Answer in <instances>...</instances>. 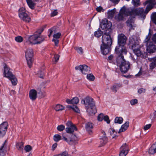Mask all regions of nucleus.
Segmentation results:
<instances>
[{
  "label": "nucleus",
  "mask_w": 156,
  "mask_h": 156,
  "mask_svg": "<svg viewBox=\"0 0 156 156\" xmlns=\"http://www.w3.org/2000/svg\"><path fill=\"white\" fill-rule=\"evenodd\" d=\"M116 11V9L115 8L111 10H109L107 12L108 18L109 19H112Z\"/></svg>",
  "instance_id": "nucleus-26"
},
{
  "label": "nucleus",
  "mask_w": 156,
  "mask_h": 156,
  "mask_svg": "<svg viewBox=\"0 0 156 156\" xmlns=\"http://www.w3.org/2000/svg\"><path fill=\"white\" fill-rule=\"evenodd\" d=\"M117 54L116 62L118 66L120 67V71L123 73H125L129 70L130 67V64L129 62L126 61L123 54Z\"/></svg>",
  "instance_id": "nucleus-3"
},
{
  "label": "nucleus",
  "mask_w": 156,
  "mask_h": 156,
  "mask_svg": "<svg viewBox=\"0 0 156 156\" xmlns=\"http://www.w3.org/2000/svg\"><path fill=\"white\" fill-rule=\"evenodd\" d=\"M132 3L135 6L137 7L140 5V0H136V2H135V0H132Z\"/></svg>",
  "instance_id": "nucleus-45"
},
{
  "label": "nucleus",
  "mask_w": 156,
  "mask_h": 156,
  "mask_svg": "<svg viewBox=\"0 0 156 156\" xmlns=\"http://www.w3.org/2000/svg\"><path fill=\"white\" fill-rule=\"evenodd\" d=\"M8 123L6 122H4L0 125V138L3 137L7 131Z\"/></svg>",
  "instance_id": "nucleus-14"
},
{
  "label": "nucleus",
  "mask_w": 156,
  "mask_h": 156,
  "mask_svg": "<svg viewBox=\"0 0 156 156\" xmlns=\"http://www.w3.org/2000/svg\"><path fill=\"white\" fill-rule=\"evenodd\" d=\"M105 121L108 124H109L110 122V120L109 119V118L108 115L104 116V119Z\"/></svg>",
  "instance_id": "nucleus-51"
},
{
  "label": "nucleus",
  "mask_w": 156,
  "mask_h": 156,
  "mask_svg": "<svg viewBox=\"0 0 156 156\" xmlns=\"http://www.w3.org/2000/svg\"><path fill=\"white\" fill-rule=\"evenodd\" d=\"M10 70V69L6 66L4 67V76L9 79L11 81L12 85L15 86L17 84V80Z\"/></svg>",
  "instance_id": "nucleus-9"
},
{
  "label": "nucleus",
  "mask_w": 156,
  "mask_h": 156,
  "mask_svg": "<svg viewBox=\"0 0 156 156\" xmlns=\"http://www.w3.org/2000/svg\"><path fill=\"white\" fill-rule=\"evenodd\" d=\"M148 153L150 154H153L156 153V142L149 148Z\"/></svg>",
  "instance_id": "nucleus-22"
},
{
  "label": "nucleus",
  "mask_w": 156,
  "mask_h": 156,
  "mask_svg": "<svg viewBox=\"0 0 156 156\" xmlns=\"http://www.w3.org/2000/svg\"><path fill=\"white\" fill-rule=\"evenodd\" d=\"M129 122H126L124 124H123L119 129L118 132L119 133L125 131L128 128L129 126Z\"/></svg>",
  "instance_id": "nucleus-24"
},
{
  "label": "nucleus",
  "mask_w": 156,
  "mask_h": 156,
  "mask_svg": "<svg viewBox=\"0 0 156 156\" xmlns=\"http://www.w3.org/2000/svg\"><path fill=\"white\" fill-rule=\"evenodd\" d=\"M40 35H37L36 44H40L44 40L45 37L44 36H40Z\"/></svg>",
  "instance_id": "nucleus-33"
},
{
  "label": "nucleus",
  "mask_w": 156,
  "mask_h": 156,
  "mask_svg": "<svg viewBox=\"0 0 156 156\" xmlns=\"http://www.w3.org/2000/svg\"><path fill=\"white\" fill-rule=\"evenodd\" d=\"M93 126V124L91 122H88L86 124V129L90 134L92 133Z\"/></svg>",
  "instance_id": "nucleus-21"
},
{
  "label": "nucleus",
  "mask_w": 156,
  "mask_h": 156,
  "mask_svg": "<svg viewBox=\"0 0 156 156\" xmlns=\"http://www.w3.org/2000/svg\"><path fill=\"white\" fill-rule=\"evenodd\" d=\"M129 44L133 52L137 57L141 56L142 54L140 51V47L137 39L131 37L129 38Z\"/></svg>",
  "instance_id": "nucleus-6"
},
{
  "label": "nucleus",
  "mask_w": 156,
  "mask_h": 156,
  "mask_svg": "<svg viewBox=\"0 0 156 156\" xmlns=\"http://www.w3.org/2000/svg\"><path fill=\"white\" fill-rule=\"evenodd\" d=\"M81 102L82 104L85 105L87 111H88L89 107L90 108L92 111L90 112H88L90 115H94L96 112V108L95 102L93 101V99L90 97H87L84 99L82 100Z\"/></svg>",
  "instance_id": "nucleus-4"
},
{
  "label": "nucleus",
  "mask_w": 156,
  "mask_h": 156,
  "mask_svg": "<svg viewBox=\"0 0 156 156\" xmlns=\"http://www.w3.org/2000/svg\"><path fill=\"white\" fill-rule=\"evenodd\" d=\"M134 23L133 19L131 17H129L126 21L127 26L131 29L133 27V24Z\"/></svg>",
  "instance_id": "nucleus-32"
},
{
  "label": "nucleus",
  "mask_w": 156,
  "mask_h": 156,
  "mask_svg": "<svg viewBox=\"0 0 156 156\" xmlns=\"http://www.w3.org/2000/svg\"><path fill=\"white\" fill-rule=\"evenodd\" d=\"M52 32L53 31L51 29H50L48 30V32L49 33V34L48 36L49 37H50Z\"/></svg>",
  "instance_id": "nucleus-62"
},
{
  "label": "nucleus",
  "mask_w": 156,
  "mask_h": 156,
  "mask_svg": "<svg viewBox=\"0 0 156 156\" xmlns=\"http://www.w3.org/2000/svg\"><path fill=\"white\" fill-rule=\"evenodd\" d=\"M152 39L153 41L156 43V33L153 35Z\"/></svg>",
  "instance_id": "nucleus-60"
},
{
  "label": "nucleus",
  "mask_w": 156,
  "mask_h": 156,
  "mask_svg": "<svg viewBox=\"0 0 156 156\" xmlns=\"http://www.w3.org/2000/svg\"><path fill=\"white\" fill-rule=\"evenodd\" d=\"M7 142L6 140L0 148V156H5L6 154V151L5 150L6 146L5 144Z\"/></svg>",
  "instance_id": "nucleus-20"
},
{
  "label": "nucleus",
  "mask_w": 156,
  "mask_h": 156,
  "mask_svg": "<svg viewBox=\"0 0 156 156\" xmlns=\"http://www.w3.org/2000/svg\"><path fill=\"white\" fill-rule=\"evenodd\" d=\"M141 74H142V73L140 71L139 72V73L137 74H136L135 75V76H139L141 75Z\"/></svg>",
  "instance_id": "nucleus-64"
},
{
  "label": "nucleus",
  "mask_w": 156,
  "mask_h": 156,
  "mask_svg": "<svg viewBox=\"0 0 156 156\" xmlns=\"http://www.w3.org/2000/svg\"><path fill=\"white\" fill-rule=\"evenodd\" d=\"M83 2L86 4H89L90 3L89 0H83Z\"/></svg>",
  "instance_id": "nucleus-63"
},
{
  "label": "nucleus",
  "mask_w": 156,
  "mask_h": 156,
  "mask_svg": "<svg viewBox=\"0 0 156 156\" xmlns=\"http://www.w3.org/2000/svg\"><path fill=\"white\" fill-rule=\"evenodd\" d=\"M61 35V33L59 32L53 35V39H58L60 38Z\"/></svg>",
  "instance_id": "nucleus-48"
},
{
  "label": "nucleus",
  "mask_w": 156,
  "mask_h": 156,
  "mask_svg": "<svg viewBox=\"0 0 156 156\" xmlns=\"http://www.w3.org/2000/svg\"><path fill=\"white\" fill-rule=\"evenodd\" d=\"M75 69L76 70H79L84 74H87L90 71V68L86 65H80L76 66Z\"/></svg>",
  "instance_id": "nucleus-15"
},
{
  "label": "nucleus",
  "mask_w": 156,
  "mask_h": 156,
  "mask_svg": "<svg viewBox=\"0 0 156 156\" xmlns=\"http://www.w3.org/2000/svg\"><path fill=\"white\" fill-rule=\"evenodd\" d=\"M137 102V100L136 99H134L130 101V103L132 105H133L136 104Z\"/></svg>",
  "instance_id": "nucleus-53"
},
{
  "label": "nucleus",
  "mask_w": 156,
  "mask_h": 156,
  "mask_svg": "<svg viewBox=\"0 0 156 156\" xmlns=\"http://www.w3.org/2000/svg\"><path fill=\"white\" fill-rule=\"evenodd\" d=\"M67 126L66 128V131L68 133H73L75 131H77V128L75 125L73 124L71 121H68L66 123Z\"/></svg>",
  "instance_id": "nucleus-13"
},
{
  "label": "nucleus",
  "mask_w": 156,
  "mask_h": 156,
  "mask_svg": "<svg viewBox=\"0 0 156 156\" xmlns=\"http://www.w3.org/2000/svg\"><path fill=\"white\" fill-rule=\"evenodd\" d=\"M37 75L40 78H43L44 75V73L41 71H39L38 72Z\"/></svg>",
  "instance_id": "nucleus-52"
},
{
  "label": "nucleus",
  "mask_w": 156,
  "mask_h": 156,
  "mask_svg": "<svg viewBox=\"0 0 156 156\" xmlns=\"http://www.w3.org/2000/svg\"><path fill=\"white\" fill-rule=\"evenodd\" d=\"M130 9L127 8L125 6H123L120 9L119 14L115 16V18L117 21L120 22L125 20V17L130 16Z\"/></svg>",
  "instance_id": "nucleus-7"
},
{
  "label": "nucleus",
  "mask_w": 156,
  "mask_h": 156,
  "mask_svg": "<svg viewBox=\"0 0 156 156\" xmlns=\"http://www.w3.org/2000/svg\"><path fill=\"white\" fill-rule=\"evenodd\" d=\"M23 143L22 142H20L17 144L16 147L19 150L23 151Z\"/></svg>",
  "instance_id": "nucleus-35"
},
{
  "label": "nucleus",
  "mask_w": 156,
  "mask_h": 156,
  "mask_svg": "<svg viewBox=\"0 0 156 156\" xmlns=\"http://www.w3.org/2000/svg\"><path fill=\"white\" fill-rule=\"evenodd\" d=\"M52 41L55 43V45L56 46H57L59 42V40L58 39H53Z\"/></svg>",
  "instance_id": "nucleus-58"
},
{
  "label": "nucleus",
  "mask_w": 156,
  "mask_h": 156,
  "mask_svg": "<svg viewBox=\"0 0 156 156\" xmlns=\"http://www.w3.org/2000/svg\"><path fill=\"white\" fill-rule=\"evenodd\" d=\"M65 129V126L63 125H60L57 127V130L59 131H62Z\"/></svg>",
  "instance_id": "nucleus-46"
},
{
  "label": "nucleus",
  "mask_w": 156,
  "mask_h": 156,
  "mask_svg": "<svg viewBox=\"0 0 156 156\" xmlns=\"http://www.w3.org/2000/svg\"><path fill=\"white\" fill-rule=\"evenodd\" d=\"M104 115L103 113H100L98 117V119L99 121H101L104 119Z\"/></svg>",
  "instance_id": "nucleus-49"
},
{
  "label": "nucleus",
  "mask_w": 156,
  "mask_h": 156,
  "mask_svg": "<svg viewBox=\"0 0 156 156\" xmlns=\"http://www.w3.org/2000/svg\"><path fill=\"white\" fill-rule=\"evenodd\" d=\"M58 12H57V10H55L53 11L51 14V16H54L57 14Z\"/></svg>",
  "instance_id": "nucleus-54"
},
{
  "label": "nucleus",
  "mask_w": 156,
  "mask_h": 156,
  "mask_svg": "<svg viewBox=\"0 0 156 156\" xmlns=\"http://www.w3.org/2000/svg\"><path fill=\"white\" fill-rule=\"evenodd\" d=\"M151 19L153 23L156 24V12L152 13L151 16Z\"/></svg>",
  "instance_id": "nucleus-38"
},
{
  "label": "nucleus",
  "mask_w": 156,
  "mask_h": 156,
  "mask_svg": "<svg viewBox=\"0 0 156 156\" xmlns=\"http://www.w3.org/2000/svg\"><path fill=\"white\" fill-rule=\"evenodd\" d=\"M150 64V69H153L156 67V57L151 59Z\"/></svg>",
  "instance_id": "nucleus-29"
},
{
  "label": "nucleus",
  "mask_w": 156,
  "mask_h": 156,
  "mask_svg": "<svg viewBox=\"0 0 156 156\" xmlns=\"http://www.w3.org/2000/svg\"><path fill=\"white\" fill-rule=\"evenodd\" d=\"M62 137L63 138H62V139H63L70 145H75L78 143V139L75 135L72 134L71 137L69 139H67L63 135H62Z\"/></svg>",
  "instance_id": "nucleus-12"
},
{
  "label": "nucleus",
  "mask_w": 156,
  "mask_h": 156,
  "mask_svg": "<svg viewBox=\"0 0 156 156\" xmlns=\"http://www.w3.org/2000/svg\"><path fill=\"white\" fill-rule=\"evenodd\" d=\"M19 16L20 18L23 21L26 23H29L31 21L30 17L26 13L25 9L23 8H20L19 11Z\"/></svg>",
  "instance_id": "nucleus-11"
},
{
  "label": "nucleus",
  "mask_w": 156,
  "mask_h": 156,
  "mask_svg": "<svg viewBox=\"0 0 156 156\" xmlns=\"http://www.w3.org/2000/svg\"><path fill=\"white\" fill-rule=\"evenodd\" d=\"M15 40L17 42L20 43L23 41V38L21 36H18L15 37Z\"/></svg>",
  "instance_id": "nucleus-42"
},
{
  "label": "nucleus",
  "mask_w": 156,
  "mask_h": 156,
  "mask_svg": "<svg viewBox=\"0 0 156 156\" xmlns=\"http://www.w3.org/2000/svg\"><path fill=\"white\" fill-rule=\"evenodd\" d=\"M145 89L143 88H141L138 90V92L140 94H141L142 93H144L145 92Z\"/></svg>",
  "instance_id": "nucleus-55"
},
{
  "label": "nucleus",
  "mask_w": 156,
  "mask_h": 156,
  "mask_svg": "<svg viewBox=\"0 0 156 156\" xmlns=\"http://www.w3.org/2000/svg\"><path fill=\"white\" fill-rule=\"evenodd\" d=\"M102 34V32L100 30H98L97 31H95L94 33V36L97 37H99Z\"/></svg>",
  "instance_id": "nucleus-40"
},
{
  "label": "nucleus",
  "mask_w": 156,
  "mask_h": 156,
  "mask_svg": "<svg viewBox=\"0 0 156 156\" xmlns=\"http://www.w3.org/2000/svg\"><path fill=\"white\" fill-rule=\"evenodd\" d=\"M37 92L34 89L30 90L29 92V97L32 101L35 100L37 98Z\"/></svg>",
  "instance_id": "nucleus-19"
},
{
  "label": "nucleus",
  "mask_w": 156,
  "mask_h": 156,
  "mask_svg": "<svg viewBox=\"0 0 156 156\" xmlns=\"http://www.w3.org/2000/svg\"><path fill=\"white\" fill-rule=\"evenodd\" d=\"M59 56L58 54L55 55H54V58L55 62H57L59 59Z\"/></svg>",
  "instance_id": "nucleus-59"
},
{
  "label": "nucleus",
  "mask_w": 156,
  "mask_h": 156,
  "mask_svg": "<svg viewBox=\"0 0 156 156\" xmlns=\"http://www.w3.org/2000/svg\"><path fill=\"white\" fill-rule=\"evenodd\" d=\"M119 156H126L129 151V148L126 144H123L120 148Z\"/></svg>",
  "instance_id": "nucleus-17"
},
{
  "label": "nucleus",
  "mask_w": 156,
  "mask_h": 156,
  "mask_svg": "<svg viewBox=\"0 0 156 156\" xmlns=\"http://www.w3.org/2000/svg\"><path fill=\"white\" fill-rule=\"evenodd\" d=\"M87 78L90 81H93L95 79V77L93 74H90L87 75Z\"/></svg>",
  "instance_id": "nucleus-43"
},
{
  "label": "nucleus",
  "mask_w": 156,
  "mask_h": 156,
  "mask_svg": "<svg viewBox=\"0 0 156 156\" xmlns=\"http://www.w3.org/2000/svg\"><path fill=\"white\" fill-rule=\"evenodd\" d=\"M68 107L71 108L73 111L77 113H79L80 112V110L79 108L76 106H70L69 105L68 106Z\"/></svg>",
  "instance_id": "nucleus-36"
},
{
  "label": "nucleus",
  "mask_w": 156,
  "mask_h": 156,
  "mask_svg": "<svg viewBox=\"0 0 156 156\" xmlns=\"http://www.w3.org/2000/svg\"><path fill=\"white\" fill-rule=\"evenodd\" d=\"M123 119L121 117H116L115 119V123L121 124L123 122Z\"/></svg>",
  "instance_id": "nucleus-37"
},
{
  "label": "nucleus",
  "mask_w": 156,
  "mask_h": 156,
  "mask_svg": "<svg viewBox=\"0 0 156 156\" xmlns=\"http://www.w3.org/2000/svg\"><path fill=\"white\" fill-rule=\"evenodd\" d=\"M101 146L105 144L108 141V138L105 136H101L100 138Z\"/></svg>",
  "instance_id": "nucleus-25"
},
{
  "label": "nucleus",
  "mask_w": 156,
  "mask_h": 156,
  "mask_svg": "<svg viewBox=\"0 0 156 156\" xmlns=\"http://www.w3.org/2000/svg\"><path fill=\"white\" fill-rule=\"evenodd\" d=\"M100 25L101 27L103 29H107V30H110V31H111V23L110 22H109L106 19L102 20Z\"/></svg>",
  "instance_id": "nucleus-16"
},
{
  "label": "nucleus",
  "mask_w": 156,
  "mask_h": 156,
  "mask_svg": "<svg viewBox=\"0 0 156 156\" xmlns=\"http://www.w3.org/2000/svg\"><path fill=\"white\" fill-rule=\"evenodd\" d=\"M29 7L31 9H34L36 3L32 0H26Z\"/></svg>",
  "instance_id": "nucleus-31"
},
{
  "label": "nucleus",
  "mask_w": 156,
  "mask_h": 156,
  "mask_svg": "<svg viewBox=\"0 0 156 156\" xmlns=\"http://www.w3.org/2000/svg\"><path fill=\"white\" fill-rule=\"evenodd\" d=\"M61 139V136L58 134H55L53 137V140L55 142H58Z\"/></svg>",
  "instance_id": "nucleus-39"
},
{
  "label": "nucleus",
  "mask_w": 156,
  "mask_h": 156,
  "mask_svg": "<svg viewBox=\"0 0 156 156\" xmlns=\"http://www.w3.org/2000/svg\"><path fill=\"white\" fill-rule=\"evenodd\" d=\"M121 87L122 85L121 84L119 83H115L111 87V89L112 92L116 93L117 91V90Z\"/></svg>",
  "instance_id": "nucleus-27"
},
{
  "label": "nucleus",
  "mask_w": 156,
  "mask_h": 156,
  "mask_svg": "<svg viewBox=\"0 0 156 156\" xmlns=\"http://www.w3.org/2000/svg\"><path fill=\"white\" fill-rule=\"evenodd\" d=\"M150 119L152 121L156 120V111L151 114L150 116Z\"/></svg>",
  "instance_id": "nucleus-41"
},
{
  "label": "nucleus",
  "mask_w": 156,
  "mask_h": 156,
  "mask_svg": "<svg viewBox=\"0 0 156 156\" xmlns=\"http://www.w3.org/2000/svg\"><path fill=\"white\" fill-rule=\"evenodd\" d=\"M148 3H149V5L153 8L155 5H156V1L155 0H147L144 3V5H145Z\"/></svg>",
  "instance_id": "nucleus-30"
},
{
  "label": "nucleus",
  "mask_w": 156,
  "mask_h": 156,
  "mask_svg": "<svg viewBox=\"0 0 156 156\" xmlns=\"http://www.w3.org/2000/svg\"><path fill=\"white\" fill-rule=\"evenodd\" d=\"M57 143H55L52 145V150H54L57 147Z\"/></svg>",
  "instance_id": "nucleus-61"
},
{
  "label": "nucleus",
  "mask_w": 156,
  "mask_h": 156,
  "mask_svg": "<svg viewBox=\"0 0 156 156\" xmlns=\"http://www.w3.org/2000/svg\"><path fill=\"white\" fill-rule=\"evenodd\" d=\"M110 134V137L112 139H116L118 137L117 133L115 130L112 129H110L109 130Z\"/></svg>",
  "instance_id": "nucleus-28"
},
{
  "label": "nucleus",
  "mask_w": 156,
  "mask_h": 156,
  "mask_svg": "<svg viewBox=\"0 0 156 156\" xmlns=\"http://www.w3.org/2000/svg\"><path fill=\"white\" fill-rule=\"evenodd\" d=\"M115 5L117 4L119 2L120 0H109Z\"/></svg>",
  "instance_id": "nucleus-57"
},
{
  "label": "nucleus",
  "mask_w": 156,
  "mask_h": 156,
  "mask_svg": "<svg viewBox=\"0 0 156 156\" xmlns=\"http://www.w3.org/2000/svg\"><path fill=\"white\" fill-rule=\"evenodd\" d=\"M151 29H149V32L148 35L146 36L144 41L146 43L147 46V50L148 53H153L156 51V47L155 45L153 44L151 42H149L151 37V34L150 33Z\"/></svg>",
  "instance_id": "nucleus-8"
},
{
  "label": "nucleus",
  "mask_w": 156,
  "mask_h": 156,
  "mask_svg": "<svg viewBox=\"0 0 156 156\" xmlns=\"http://www.w3.org/2000/svg\"><path fill=\"white\" fill-rule=\"evenodd\" d=\"M64 107L60 104L57 105L55 108V109L57 111H62L64 109Z\"/></svg>",
  "instance_id": "nucleus-34"
},
{
  "label": "nucleus",
  "mask_w": 156,
  "mask_h": 156,
  "mask_svg": "<svg viewBox=\"0 0 156 156\" xmlns=\"http://www.w3.org/2000/svg\"><path fill=\"white\" fill-rule=\"evenodd\" d=\"M31 149L32 147L30 145H27L25 147L24 150L26 152H29Z\"/></svg>",
  "instance_id": "nucleus-47"
},
{
  "label": "nucleus",
  "mask_w": 156,
  "mask_h": 156,
  "mask_svg": "<svg viewBox=\"0 0 156 156\" xmlns=\"http://www.w3.org/2000/svg\"><path fill=\"white\" fill-rule=\"evenodd\" d=\"M153 8L149 5H147L144 11V9L142 8H138L136 9H130V16H138L141 17L145 18L146 14Z\"/></svg>",
  "instance_id": "nucleus-5"
},
{
  "label": "nucleus",
  "mask_w": 156,
  "mask_h": 156,
  "mask_svg": "<svg viewBox=\"0 0 156 156\" xmlns=\"http://www.w3.org/2000/svg\"><path fill=\"white\" fill-rule=\"evenodd\" d=\"M151 124H150L146 125L144 126V129L145 130H147L151 127Z\"/></svg>",
  "instance_id": "nucleus-56"
},
{
  "label": "nucleus",
  "mask_w": 156,
  "mask_h": 156,
  "mask_svg": "<svg viewBox=\"0 0 156 156\" xmlns=\"http://www.w3.org/2000/svg\"><path fill=\"white\" fill-rule=\"evenodd\" d=\"M110 30H106L102 36V44L101 45V51L104 55L107 54L110 51V47L112 44L110 36Z\"/></svg>",
  "instance_id": "nucleus-1"
},
{
  "label": "nucleus",
  "mask_w": 156,
  "mask_h": 156,
  "mask_svg": "<svg viewBox=\"0 0 156 156\" xmlns=\"http://www.w3.org/2000/svg\"><path fill=\"white\" fill-rule=\"evenodd\" d=\"M127 38L123 34H119L118 36V43L119 46L116 47L115 51L117 54L124 53L126 54L127 51L124 47Z\"/></svg>",
  "instance_id": "nucleus-2"
},
{
  "label": "nucleus",
  "mask_w": 156,
  "mask_h": 156,
  "mask_svg": "<svg viewBox=\"0 0 156 156\" xmlns=\"http://www.w3.org/2000/svg\"><path fill=\"white\" fill-rule=\"evenodd\" d=\"M37 34H35L30 36L28 37L26 42L28 44H36Z\"/></svg>",
  "instance_id": "nucleus-18"
},
{
  "label": "nucleus",
  "mask_w": 156,
  "mask_h": 156,
  "mask_svg": "<svg viewBox=\"0 0 156 156\" xmlns=\"http://www.w3.org/2000/svg\"><path fill=\"white\" fill-rule=\"evenodd\" d=\"M33 51L32 48L27 49L25 52V57L29 67L30 68L33 61Z\"/></svg>",
  "instance_id": "nucleus-10"
},
{
  "label": "nucleus",
  "mask_w": 156,
  "mask_h": 156,
  "mask_svg": "<svg viewBox=\"0 0 156 156\" xmlns=\"http://www.w3.org/2000/svg\"><path fill=\"white\" fill-rule=\"evenodd\" d=\"M96 10L98 12H104L105 10L103 9V8L101 6H99L97 7L96 8Z\"/></svg>",
  "instance_id": "nucleus-50"
},
{
  "label": "nucleus",
  "mask_w": 156,
  "mask_h": 156,
  "mask_svg": "<svg viewBox=\"0 0 156 156\" xmlns=\"http://www.w3.org/2000/svg\"><path fill=\"white\" fill-rule=\"evenodd\" d=\"M66 102L68 104H76L79 102V100L77 97H76L71 100L67 99L66 100Z\"/></svg>",
  "instance_id": "nucleus-23"
},
{
  "label": "nucleus",
  "mask_w": 156,
  "mask_h": 156,
  "mask_svg": "<svg viewBox=\"0 0 156 156\" xmlns=\"http://www.w3.org/2000/svg\"><path fill=\"white\" fill-rule=\"evenodd\" d=\"M75 48L78 53L81 55L83 54V50L82 48L81 47H75Z\"/></svg>",
  "instance_id": "nucleus-44"
}]
</instances>
